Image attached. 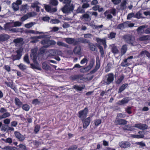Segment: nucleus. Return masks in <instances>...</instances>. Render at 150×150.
<instances>
[{"label":"nucleus","mask_w":150,"mask_h":150,"mask_svg":"<svg viewBox=\"0 0 150 150\" xmlns=\"http://www.w3.org/2000/svg\"><path fill=\"white\" fill-rule=\"evenodd\" d=\"M56 49H50L48 51V52L51 54V55L54 56L56 55Z\"/></svg>","instance_id":"obj_44"},{"label":"nucleus","mask_w":150,"mask_h":150,"mask_svg":"<svg viewBox=\"0 0 150 150\" xmlns=\"http://www.w3.org/2000/svg\"><path fill=\"white\" fill-rule=\"evenodd\" d=\"M125 41L127 43L131 44L132 45H135L134 38H124Z\"/></svg>","instance_id":"obj_15"},{"label":"nucleus","mask_w":150,"mask_h":150,"mask_svg":"<svg viewBox=\"0 0 150 150\" xmlns=\"http://www.w3.org/2000/svg\"><path fill=\"white\" fill-rule=\"evenodd\" d=\"M88 110L87 108H85L83 110L79 111L78 112V117L81 120L85 118L88 113Z\"/></svg>","instance_id":"obj_4"},{"label":"nucleus","mask_w":150,"mask_h":150,"mask_svg":"<svg viewBox=\"0 0 150 150\" xmlns=\"http://www.w3.org/2000/svg\"><path fill=\"white\" fill-rule=\"evenodd\" d=\"M112 52L115 54H117L119 53V51L116 46L115 45L112 44L110 46Z\"/></svg>","instance_id":"obj_19"},{"label":"nucleus","mask_w":150,"mask_h":150,"mask_svg":"<svg viewBox=\"0 0 150 150\" xmlns=\"http://www.w3.org/2000/svg\"><path fill=\"white\" fill-rule=\"evenodd\" d=\"M114 79L113 74L112 73H110L106 75L104 81L107 85H109L113 82Z\"/></svg>","instance_id":"obj_3"},{"label":"nucleus","mask_w":150,"mask_h":150,"mask_svg":"<svg viewBox=\"0 0 150 150\" xmlns=\"http://www.w3.org/2000/svg\"><path fill=\"white\" fill-rule=\"evenodd\" d=\"M21 107L23 110L26 111H28L30 108V106L27 104H23Z\"/></svg>","instance_id":"obj_36"},{"label":"nucleus","mask_w":150,"mask_h":150,"mask_svg":"<svg viewBox=\"0 0 150 150\" xmlns=\"http://www.w3.org/2000/svg\"><path fill=\"white\" fill-rule=\"evenodd\" d=\"M129 64H130L126 59H125L121 63V65L123 67H127Z\"/></svg>","instance_id":"obj_38"},{"label":"nucleus","mask_w":150,"mask_h":150,"mask_svg":"<svg viewBox=\"0 0 150 150\" xmlns=\"http://www.w3.org/2000/svg\"><path fill=\"white\" fill-rule=\"evenodd\" d=\"M19 68L22 70H24L26 69V66L22 64H20L18 66Z\"/></svg>","instance_id":"obj_61"},{"label":"nucleus","mask_w":150,"mask_h":150,"mask_svg":"<svg viewBox=\"0 0 150 150\" xmlns=\"http://www.w3.org/2000/svg\"><path fill=\"white\" fill-rule=\"evenodd\" d=\"M127 123V121L124 119H117L115 120V123L117 125H125Z\"/></svg>","instance_id":"obj_16"},{"label":"nucleus","mask_w":150,"mask_h":150,"mask_svg":"<svg viewBox=\"0 0 150 150\" xmlns=\"http://www.w3.org/2000/svg\"><path fill=\"white\" fill-rule=\"evenodd\" d=\"M112 64L111 63L109 62L107 64L105 68V72H108L110 71L111 68L112 67Z\"/></svg>","instance_id":"obj_31"},{"label":"nucleus","mask_w":150,"mask_h":150,"mask_svg":"<svg viewBox=\"0 0 150 150\" xmlns=\"http://www.w3.org/2000/svg\"><path fill=\"white\" fill-rule=\"evenodd\" d=\"M24 61L28 64L30 63V61L28 58V54H26L24 58Z\"/></svg>","instance_id":"obj_52"},{"label":"nucleus","mask_w":150,"mask_h":150,"mask_svg":"<svg viewBox=\"0 0 150 150\" xmlns=\"http://www.w3.org/2000/svg\"><path fill=\"white\" fill-rule=\"evenodd\" d=\"M129 97H127L123 98L121 100H119L117 103V104L119 105H122L127 103L130 100Z\"/></svg>","instance_id":"obj_11"},{"label":"nucleus","mask_w":150,"mask_h":150,"mask_svg":"<svg viewBox=\"0 0 150 150\" xmlns=\"http://www.w3.org/2000/svg\"><path fill=\"white\" fill-rule=\"evenodd\" d=\"M14 134L16 138L20 141L23 142L25 139L24 136L18 131H15Z\"/></svg>","instance_id":"obj_9"},{"label":"nucleus","mask_w":150,"mask_h":150,"mask_svg":"<svg viewBox=\"0 0 150 150\" xmlns=\"http://www.w3.org/2000/svg\"><path fill=\"white\" fill-rule=\"evenodd\" d=\"M12 7L15 11H17L19 9V6L14 3L12 4Z\"/></svg>","instance_id":"obj_45"},{"label":"nucleus","mask_w":150,"mask_h":150,"mask_svg":"<svg viewBox=\"0 0 150 150\" xmlns=\"http://www.w3.org/2000/svg\"><path fill=\"white\" fill-rule=\"evenodd\" d=\"M71 0H64V3L65 4V5H71Z\"/></svg>","instance_id":"obj_59"},{"label":"nucleus","mask_w":150,"mask_h":150,"mask_svg":"<svg viewBox=\"0 0 150 150\" xmlns=\"http://www.w3.org/2000/svg\"><path fill=\"white\" fill-rule=\"evenodd\" d=\"M33 143L35 145V146L37 147H38L41 144V143L40 142L38 141H37L36 140L33 141Z\"/></svg>","instance_id":"obj_55"},{"label":"nucleus","mask_w":150,"mask_h":150,"mask_svg":"<svg viewBox=\"0 0 150 150\" xmlns=\"http://www.w3.org/2000/svg\"><path fill=\"white\" fill-rule=\"evenodd\" d=\"M96 41L98 43L102 44L103 45L105 48L106 47V42L105 40L101 39L100 38H97Z\"/></svg>","instance_id":"obj_25"},{"label":"nucleus","mask_w":150,"mask_h":150,"mask_svg":"<svg viewBox=\"0 0 150 150\" xmlns=\"http://www.w3.org/2000/svg\"><path fill=\"white\" fill-rule=\"evenodd\" d=\"M94 59L93 58L91 59L89 61V65L86 67V68H87L88 70L89 71L93 68L94 64Z\"/></svg>","instance_id":"obj_22"},{"label":"nucleus","mask_w":150,"mask_h":150,"mask_svg":"<svg viewBox=\"0 0 150 150\" xmlns=\"http://www.w3.org/2000/svg\"><path fill=\"white\" fill-rule=\"evenodd\" d=\"M85 86L83 85H74L71 88L72 89H74L76 90L77 91H81L83 89H84Z\"/></svg>","instance_id":"obj_17"},{"label":"nucleus","mask_w":150,"mask_h":150,"mask_svg":"<svg viewBox=\"0 0 150 150\" xmlns=\"http://www.w3.org/2000/svg\"><path fill=\"white\" fill-rule=\"evenodd\" d=\"M145 28L146 26L145 25H143L139 27L137 29L138 32L139 33H143L144 32V29Z\"/></svg>","instance_id":"obj_30"},{"label":"nucleus","mask_w":150,"mask_h":150,"mask_svg":"<svg viewBox=\"0 0 150 150\" xmlns=\"http://www.w3.org/2000/svg\"><path fill=\"white\" fill-rule=\"evenodd\" d=\"M14 102L18 108H20L21 107L23 103L21 101L20 99L17 97L15 98L14 99Z\"/></svg>","instance_id":"obj_18"},{"label":"nucleus","mask_w":150,"mask_h":150,"mask_svg":"<svg viewBox=\"0 0 150 150\" xmlns=\"http://www.w3.org/2000/svg\"><path fill=\"white\" fill-rule=\"evenodd\" d=\"M57 45L59 46H62L63 47H66L67 48L68 47V45H67L64 43L61 42H57Z\"/></svg>","instance_id":"obj_48"},{"label":"nucleus","mask_w":150,"mask_h":150,"mask_svg":"<svg viewBox=\"0 0 150 150\" xmlns=\"http://www.w3.org/2000/svg\"><path fill=\"white\" fill-rule=\"evenodd\" d=\"M23 41V38H17L14 40V42L16 43H20L22 44Z\"/></svg>","instance_id":"obj_47"},{"label":"nucleus","mask_w":150,"mask_h":150,"mask_svg":"<svg viewBox=\"0 0 150 150\" xmlns=\"http://www.w3.org/2000/svg\"><path fill=\"white\" fill-rule=\"evenodd\" d=\"M127 47L126 45H123L121 49V54L123 55L125 54L127 50Z\"/></svg>","instance_id":"obj_26"},{"label":"nucleus","mask_w":150,"mask_h":150,"mask_svg":"<svg viewBox=\"0 0 150 150\" xmlns=\"http://www.w3.org/2000/svg\"><path fill=\"white\" fill-rule=\"evenodd\" d=\"M91 117H89L83 119V120H81L83 122V127L84 129H86L89 125L91 121Z\"/></svg>","instance_id":"obj_7"},{"label":"nucleus","mask_w":150,"mask_h":150,"mask_svg":"<svg viewBox=\"0 0 150 150\" xmlns=\"http://www.w3.org/2000/svg\"><path fill=\"white\" fill-rule=\"evenodd\" d=\"M11 23H7L5 25H4V30L6 31H9L12 27V26L11 25Z\"/></svg>","instance_id":"obj_29"},{"label":"nucleus","mask_w":150,"mask_h":150,"mask_svg":"<svg viewBox=\"0 0 150 150\" xmlns=\"http://www.w3.org/2000/svg\"><path fill=\"white\" fill-rule=\"evenodd\" d=\"M128 84L127 83H124L122 84L119 88L118 92L121 93L128 86Z\"/></svg>","instance_id":"obj_27"},{"label":"nucleus","mask_w":150,"mask_h":150,"mask_svg":"<svg viewBox=\"0 0 150 150\" xmlns=\"http://www.w3.org/2000/svg\"><path fill=\"white\" fill-rule=\"evenodd\" d=\"M51 6L48 5H45V10L47 12H50Z\"/></svg>","instance_id":"obj_51"},{"label":"nucleus","mask_w":150,"mask_h":150,"mask_svg":"<svg viewBox=\"0 0 150 150\" xmlns=\"http://www.w3.org/2000/svg\"><path fill=\"white\" fill-rule=\"evenodd\" d=\"M76 12L77 13H83L85 12V11L82 7H81L80 6H79L77 9Z\"/></svg>","instance_id":"obj_37"},{"label":"nucleus","mask_w":150,"mask_h":150,"mask_svg":"<svg viewBox=\"0 0 150 150\" xmlns=\"http://www.w3.org/2000/svg\"><path fill=\"white\" fill-rule=\"evenodd\" d=\"M81 2L83 3L82 6V8H86L90 7L89 4L88 3L89 1L88 0H82Z\"/></svg>","instance_id":"obj_20"},{"label":"nucleus","mask_w":150,"mask_h":150,"mask_svg":"<svg viewBox=\"0 0 150 150\" xmlns=\"http://www.w3.org/2000/svg\"><path fill=\"white\" fill-rule=\"evenodd\" d=\"M91 26H92L93 28L94 29H97L98 28H102L103 26V25H102L97 26L93 24Z\"/></svg>","instance_id":"obj_60"},{"label":"nucleus","mask_w":150,"mask_h":150,"mask_svg":"<svg viewBox=\"0 0 150 150\" xmlns=\"http://www.w3.org/2000/svg\"><path fill=\"white\" fill-rule=\"evenodd\" d=\"M58 2L57 0H51L50 1V4L51 5L56 6L58 5Z\"/></svg>","instance_id":"obj_40"},{"label":"nucleus","mask_w":150,"mask_h":150,"mask_svg":"<svg viewBox=\"0 0 150 150\" xmlns=\"http://www.w3.org/2000/svg\"><path fill=\"white\" fill-rule=\"evenodd\" d=\"M141 15L142 14L139 11H138L135 15L134 14V18L139 19L141 18Z\"/></svg>","instance_id":"obj_53"},{"label":"nucleus","mask_w":150,"mask_h":150,"mask_svg":"<svg viewBox=\"0 0 150 150\" xmlns=\"http://www.w3.org/2000/svg\"><path fill=\"white\" fill-rule=\"evenodd\" d=\"M2 149L4 150H18L16 147L8 146H4Z\"/></svg>","instance_id":"obj_32"},{"label":"nucleus","mask_w":150,"mask_h":150,"mask_svg":"<svg viewBox=\"0 0 150 150\" xmlns=\"http://www.w3.org/2000/svg\"><path fill=\"white\" fill-rule=\"evenodd\" d=\"M132 137L133 138H136L137 139L143 138L144 136L143 134H141L139 135H132Z\"/></svg>","instance_id":"obj_42"},{"label":"nucleus","mask_w":150,"mask_h":150,"mask_svg":"<svg viewBox=\"0 0 150 150\" xmlns=\"http://www.w3.org/2000/svg\"><path fill=\"white\" fill-rule=\"evenodd\" d=\"M42 67V68L46 70H48L50 69V66L45 62L43 63Z\"/></svg>","instance_id":"obj_33"},{"label":"nucleus","mask_w":150,"mask_h":150,"mask_svg":"<svg viewBox=\"0 0 150 150\" xmlns=\"http://www.w3.org/2000/svg\"><path fill=\"white\" fill-rule=\"evenodd\" d=\"M81 17L82 18H84L88 21H90L91 20V18H90L89 15L87 13L82 15Z\"/></svg>","instance_id":"obj_34"},{"label":"nucleus","mask_w":150,"mask_h":150,"mask_svg":"<svg viewBox=\"0 0 150 150\" xmlns=\"http://www.w3.org/2000/svg\"><path fill=\"white\" fill-rule=\"evenodd\" d=\"M98 47L100 50V51L101 54V56L103 58L104 56V51L103 49L102 46L100 45H98Z\"/></svg>","instance_id":"obj_39"},{"label":"nucleus","mask_w":150,"mask_h":150,"mask_svg":"<svg viewBox=\"0 0 150 150\" xmlns=\"http://www.w3.org/2000/svg\"><path fill=\"white\" fill-rule=\"evenodd\" d=\"M83 76V75H75L71 76L70 77V79L73 81L79 79H81Z\"/></svg>","instance_id":"obj_23"},{"label":"nucleus","mask_w":150,"mask_h":150,"mask_svg":"<svg viewBox=\"0 0 150 150\" xmlns=\"http://www.w3.org/2000/svg\"><path fill=\"white\" fill-rule=\"evenodd\" d=\"M89 47L90 50L92 51H97V50L96 47L92 43L89 44Z\"/></svg>","instance_id":"obj_35"},{"label":"nucleus","mask_w":150,"mask_h":150,"mask_svg":"<svg viewBox=\"0 0 150 150\" xmlns=\"http://www.w3.org/2000/svg\"><path fill=\"white\" fill-rule=\"evenodd\" d=\"M41 43L42 44L45 45L40 49V53L42 54L45 52L46 48L48 47L51 45H54L56 42L53 40H50L48 38H46L42 40L41 41Z\"/></svg>","instance_id":"obj_1"},{"label":"nucleus","mask_w":150,"mask_h":150,"mask_svg":"<svg viewBox=\"0 0 150 150\" xmlns=\"http://www.w3.org/2000/svg\"><path fill=\"white\" fill-rule=\"evenodd\" d=\"M37 51L38 49L37 48L32 49L31 50L32 53L30 54V57L33 60L34 63L37 64H38L37 61V57L36 56Z\"/></svg>","instance_id":"obj_5"},{"label":"nucleus","mask_w":150,"mask_h":150,"mask_svg":"<svg viewBox=\"0 0 150 150\" xmlns=\"http://www.w3.org/2000/svg\"><path fill=\"white\" fill-rule=\"evenodd\" d=\"M28 32L30 33L33 34L35 35L44 34L43 32H39L38 31H35L34 30H29Z\"/></svg>","instance_id":"obj_43"},{"label":"nucleus","mask_w":150,"mask_h":150,"mask_svg":"<svg viewBox=\"0 0 150 150\" xmlns=\"http://www.w3.org/2000/svg\"><path fill=\"white\" fill-rule=\"evenodd\" d=\"M132 17H134V13H130L128 14L127 17V19L129 20Z\"/></svg>","instance_id":"obj_58"},{"label":"nucleus","mask_w":150,"mask_h":150,"mask_svg":"<svg viewBox=\"0 0 150 150\" xmlns=\"http://www.w3.org/2000/svg\"><path fill=\"white\" fill-rule=\"evenodd\" d=\"M5 83L8 87L11 88L15 92H16L17 91V89L16 88V87L13 85L12 83L6 81Z\"/></svg>","instance_id":"obj_21"},{"label":"nucleus","mask_w":150,"mask_h":150,"mask_svg":"<svg viewBox=\"0 0 150 150\" xmlns=\"http://www.w3.org/2000/svg\"><path fill=\"white\" fill-rule=\"evenodd\" d=\"M100 66V62L99 57L97 56L96 58V64L95 68L91 71L90 73L91 74L95 73L99 68Z\"/></svg>","instance_id":"obj_6"},{"label":"nucleus","mask_w":150,"mask_h":150,"mask_svg":"<svg viewBox=\"0 0 150 150\" xmlns=\"http://www.w3.org/2000/svg\"><path fill=\"white\" fill-rule=\"evenodd\" d=\"M65 40L69 44H73L75 45L79 44V42L75 40L73 38H66Z\"/></svg>","instance_id":"obj_14"},{"label":"nucleus","mask_w":150,"mask_h":150,"mask_svg":"<svg viewBox=\"0 0 150 150\" xmlns=\"http://www.w3.org/2000/svg\"><path fill=\"white\" fill-rule=\"evenodd\" d=\"M119 144L120 147L124 148H128L131 145L130 143L127 141H122L120 142Z\"/></svg>","instance_id":"obj_10"},{"label":"nucleus","mask_w":150,"mask_h":150,"mask_svg":"<svg viewBox=\"0 0 150 150\" xmlns=\"http://www.w3.org/2000/svg\"><path fill=\"white\" fill-rule=\"evenodd\" d=\"M127 2L126 0H122V2L120 5V7L122 10H124L126 8Z\"/></svg>","instance_id":"obj_28"},{"label":"nucleus","mask_w":150,"mask_h":150,"mask_svg":"<svg viewBox=\"0 0 150 150\" xmlns=\"http://www.w3.org/2000/svg\"><path fill=\"white\" fill-rule=\"evenodd\" d=\"M74 7V6L72 4L70 5H64L62 8V10L64 13H68L73 12Z\"/></svg>","instance_id":"obj_2"},{"label":"nucleus","mask_w":150,"mask_h":150,"mask_svg":"<svg viewBox=\"0 0 150 150\" xmlns=\"http://www.w3.org/2000/svg\"><path fill=\"white\" fill-rule=\"evenodd\" d=\"M22 25L21 22L19 21H16L14 22L13 25L12 26V27H19L21 26Z\"/></svg>","instance_id":"obj_46"},{"label":"nucleus","mask_w":150,"mask_h":150,"mask_svg":"<svg viewBox=\"0 0 150 150\" xmlns=\"http://www.w3.org/2000/svg\"><path fill=\"white\" fill-rule=\"evenodd\" d=\"M60 21L57 19H52L50 21V23L52 24H57L59 23Z\"/></svg>","instance_id":"obj_56"},{"label":"nucleus","mask_w":150,"mask_h":150,"mask_svg":"<svg viewBox=\"0 0 150 150\" xmlns=\"http://www.w3.org/2000/svg\"><path fill=\"white\" fill-rule=\"evenodd\" d=\"M10 114L8 112H6L4 113L2 115H1L2 119L4 118H6V117L10 116Z\"/></svg>","instance_id":"obj_64"},{"label":"nucleus","mask_w":150,"mask_h":150,"mask_svg":"<svg viewBox=\"0 0 150 150\" xmlns=\"http://www.w3.org/2000/svg\"><path fill=\"white\" fill-rule=\"evenodd\" d=\"M2 140L6 143H9L10 144L12 142V139L10 137H8L6 139H2Z\"/></svg>","instance_id":"obj_49"},{"label":"nucleus","mask_w":150,"mask_h":150,"mask_svg":"<svg viewBox=\"0 0 150 150\" xmlns=\"http://www.w3.org/2000/svg\"><path fill=\"white\" fill-rule=\"evenodd\" d=\"M134 127L142 130H145L148 128L147 125L142 123L136 124L134 125Z\"/></svg>","instance_id":"obj_8"},{"label":"nucleus","mask_w":150,"mask_h":150,"mask_svg":"<svg viewBox=\"0 0 150 150\" xmlns=\"http://www.w3.org/2000/svg\"><path fill=\"white\" fill-rule=\"evenodd\" d=\"M111 1L114 5H117L121 2V0H111Z\"/></svg>","instance_id":"obj_63"},{"label":"nucleus","mask_w":150,"mask_h":150,"mask_svg":"<svg viewBox=\"0 0 150 150\" xmlns=\"http://www.w3.org/2000/svg\"><path fill=\"white\" fill-rule=\"evenodd\" d=\"M34 24L33 22H30L25 24V27L29 28L33 26Z\"/></svg>","instance_id":"obj_54"},{"label":"nucleus","mask_w":150,"mask_h":150,"mask_svg":"<svg viewBox=\"0 0 150 150\" xmlns=\"http://www.w3.org/2000/svg\"><path fill=\"white\" fill-rule=\"evenodd\" d=\"M123 129L124 130L131 131L132 129V127L126 125L123 127Z\"/></svg>","instance_id":"obj_41"},{"label":"nucleus","mask_w":150,"mask_h":150,"mask_svg":"<svg viewBox=\"0 0 150 150\" xmlns=\"http://www.w3.org/2000/svg\"><path fill=\"white\" fill-rule=\"evenodd\" d=\"M33 16L32 13H28L21 18L20 20L21 22H23Z\"/></svg>","instance_id":"obj_12"},{"label":"nucleus","mask_w":150,"mask_h":150,"mask_svg":"<svg viewBox=\"0 0 150 150\" xmlns=\"http://www.w3.org/2000/svg\"><path fill=\"white\" fill-rule=\"evenodd\" d=\"M17 54L16 55H13L12 56V59L13 60L19 59L21 56V51L18 50L16 51Z\"/></svg>","instance_id":"obj_13"},{"label":"nucleus","mask_w":150,"mask_h":150,"mask_svg":"<svg viewBox=\"0 0 150 150\" xmlns=\"http://www.w3.org/2000/svg\"><path fill=\"white\" fill-rule=\"evenodd\" d=\"M40 127V126L38 125L35 126L34 129V132L36 134L39 132Z\"/></svg>","instance_id":"obj_50"},{"label":"nucleus","mask_w":150,"mask_h":150,"mask_svg":"<svg viewBox=\"0 0 150 150\" xmlns=\"http://www.w3.org/2000/svg\"><path fill=\"white\" fill-rule=\"evenodd\" d=\"M108 11H106L104 13V14L105 16H107V18L108 19H111L112 18V16L110 14H108L106 15V14L108 13Z\"/></svg>","instance_id":"obj_57"},{"label":"nucleus","mask_w":150,"mask_h":150,"mask_svg":"<svg viewBox=\"0 0 150 150\" xmlns=\"http://www.w3.org/2000/svg\"><path fill=\"white\" fill-rule=\"evenodd\" d=\"M31 67L33 69H36L38 70H40L41 68L38 67L37 65H36L33 64H30Z\"/></svg>","instance_id":"obj_62"},{"label":"nucleus","mask_w":150,"mask_h":150,"mask_svg":"<svg viewBox=\"0 0 150 150\" xmlns=\"http://www.w3.org/2000/svg\"><path fill=\"white\" fill-rule=\"evenodd\" d=\"M74 52L75 54L80 55L81 53L80 47L78 46L76 47L74 50Z\"/></svg>","instance_id":"obj_24"}]
</instances>
